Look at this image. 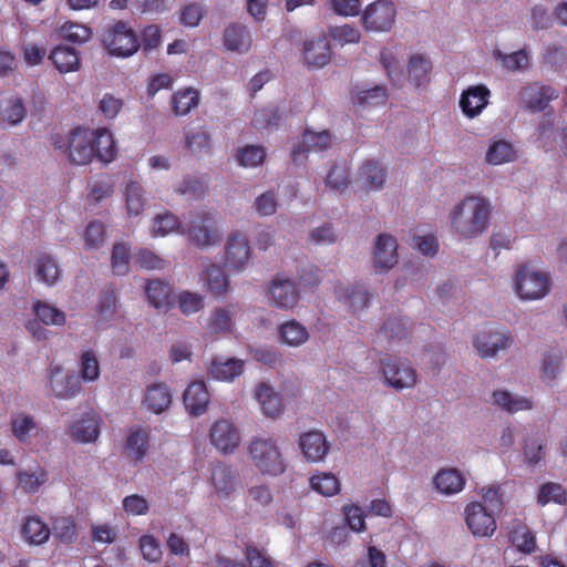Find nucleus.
Listing matches in <instances>:
<instances>
[{
  "label": "nucleus",
  "instance_id": "nucleus-54",
  "mask_svg": "<svg viewBox=\"0 0 567 567\" xmlns=\"http://www.w3.org/2000/svg\"><path fill=\"white\" fill-rule=\"evenodd\" d=\"M99 321L107 322L116 315V297L113 290H103L100 293L96 307Z\"/></svg>",
  "mask_w": 567,
  "mask_h": 567
},
{
  "label": "nucleus",
  "instance_id": "nucleus-35",
  "mask_svg": "<svg viewBox=\"0 0 567 567\" xmlns=\"http://www.w3.org/2000/svg\"><path fill=\"white\" fill-rule=\"evenodd\" d=\"M50 60L61 73L75 71L80 64L79 52L69 47H56L50 54Z\"/></svg>",
  "mask_w": 567,
  "mask_h": 567
},
{
  "label": "nucleus",
  "instance_id": "nucleus-15",
  "mask_svg": "<svg viewBox=\"0 0 567 567\" xmlns=\"http://www.w3.org/2000/svg\"><path fill=\"white\" fill-rule=\"evenodd\" d=\"M512 342L507 330H488L480 332L474 339V347L482 358L493 357L498 350L509 347Z\"/></svg>",
  "mask_w": 567,
  "mask_h": 567
},
{
  "label": "nucleus",
  "instance_id": "nucleus-37",
  "mask_svg": "<svg viewBox=\"0 0 567 567\" xmlns=\"http://www.w3.org/2000/svg\"><path fill=\"white\" fill-rule=\"evenodd\" d=\"M125 204L130 216H138L147 204L145 190L138 182H130L125 187Z\"/></svg>",
  "mask_w": 567,
  "mask_h": 567
},
{
  "label": "nucleus",
  "instance_id": "nucleus-39",
  "mask_svg": "<svg viewBox=\"0 0 567 567\" xmlns=\"http://www.w3.org/2000/svg\"><path fill=\"white\" fill-rule=\"evenodd\" d=\"M493 58L496 62L501 64L503 69L513 72L526 69L529 64V58L525 49L518 50L509 54H506L501 50L496 49L493 51Z\"/></svg>",
  "mask_w": 567,
  "mask_h": 567
},
{
  "label": "nucleus",
  "instance_id": "nucleus-47",
  "mask_svg": "<svg viewBox=\"0 0 567 567\" xmlns=\"http://www.w3.org/2000/svg\"><path fill=\"white\" fill-rule=\"evenodd\" d=\"M19 486L25 493L33 494L39 491L42 484L48 480V474L43 468H38L35 472L19 471L17 473Z\"/></svg>",
  "mask_w": 567,
  "mask_h": 567
},
{
  "label": "nucleus",
  "instance_id": "nucleus-13",
  "mask_svg": "<svg viewBox=\"0 0 567 567\" xmlns=\"http://www.w3.org/2000/svg\"><path fill=\"white\" fill-rule=\"evenodd\" d=\"M398 241L390 234H380L375 238L373 266L380 271H388L398 264Z\"/></svg>",
  "mask_w": 567,
  "mask_h": 567
},
{
  "label": "nucleus",
  "instance_id": "nucleus-62",
  "mask_svg": "<svg viewBox=\"0 0 567 567\" xmlns=\"http://www.w3.org/2000/svg\"><path fill=\"white\" fill-rule=\"evenodd\" d=\"M178 306L184 315L198 312L204 308V298L197 292L182 291L178 295Z\"/></svg>",
  "mask_w": 567,
  "mask_h": 567
},
{
  "label": "nucleus",
  "instance_id": "nucleus-23",
  "mask_svg": "<svg viewBox=\"0 0 567 567\" xmlns=\"http://www.w3.org/2000/svg\"><path fill=\"white\" fill-rule=\"evenodd\" d=\"M172 403V393L169 388L164 383H153L147 386L143 404L147 410L161 414L169 408Z\"/></svg>",
  "mask_w": 567,
  "mask_h": 567
},
{
  "label": "nucleus",
  "instance_id": "nucleus-27",
  "mask_svg": "<svg viewBox=\"0 0 567 567\" xmlns=\"http://www.w3.org/2000/svg\"><path fill=\"white\" fill-rule=\"evenodd\" d=\"M212 483L220 499L228 497L236 486V476L226 464L218 463L212 471Z\"/></svg>",
  "mask_w": 567,
  "mask_h": 567
},
{
  "label": "nucleus",
  "instance_id": "nucleus-60",
  "mask_svg": "<svg viewBox=\"0 0 567 567\" xmlns=\"http://www.w3.org/2000/svg\"><path fill=\"white\" fill-rule=\"evenodd\" d=\"M112 270L115 275L122 276L128 271L130 249L124 244H115L111 255Z\"/></svg>",
  "mask_w": 567,
  "mask_h": 567
},
{
  "label": "nucleus",
  "instance_id": "nucleus-58",
  "mask_svg": "<svg viewBox=\"0 0 567 567\" xmlns=\"http://www.w3.org/2000/svg\"><path fill=\"white\" fill-rule=\"evenodd\" d=\"M61 35L71 42L84 43L91 39L92 31L83 24L69 21L61 27Z\"/></svg>",
  "mask_w": 567,
  "mask_h": 567
},
{
  "label": "nucleus",
  "instance_id": "nucleus-26",
  "mask_svg": "<svg viewBox=\"0 0 567 567\" xmlns=\"http://www.w3.org/2000/svg\"><path fill=\"white\" fill-rule=\"evenodd\" d=\"M21 534L29 545L39 546L48 542L51 530L39 516L34 515L25 518Z\"/></svg>",
  "mask_w": 567,
  "mask_h": 567
},
{
  "label": "nucleus",
  "instance_id": "nucleus-40",
  "mask_svg": "<svg viewBox=\"0 0 567 567\" xmlns=\"http://www.w3.org/2000/svg\"><path fill=\"white\" fill-rule=\"evenodd\" d=\"M33 311L37 318L47 326H63L65 323V313L56 307L37 300L33 303Z\"/></svg>",
  "mask_w": 567,
  "mask_h": 567
},
{
  "label": "nucleus",
  "instance_id": "nucleus-46",
  "mask_svg": "<svg viewBox=\"0 0 567 567\" xmlns=\"http://www.w3.org/2000/svg\"><path fill=\"white\" fill-rule=\"evenodd\" d=\"M206 278L208 289L215 297L225 296L229 289V281L223 269L215 264L206 268Z\"/></svg>",
  "mask_w": 567,
  "mask_h": 567
},
{
  "label": "nucleus",
  "instance_id": "nucleus-57",
  "mask_svg": "<svg viewBox=\"0 0 567 567\" xmlns=\"http://www.w3.org/2000/svg\"><path fill=\"white\" fill-rule=\"evenodd\" d=\"M489 95V90L483 84L470 86L462 93L458 106H471L472 102L470 99H473L474 106H486Z\"/></svg>",
  "mask_w": 567,
  "mask_h": 567
},
{
  "label": "nucleus",
  "instance_id": "nucleus-33",
  "mask_svg": "<svg viewBox=\"0 0 567 567\" xmlns=\"http://www.w3.org/2000/svg\"><path fill=\"white\" fill-rule=\"evenodd\" d=\"M236 313L235 306L216 308L209 318L207 329L213 334L230 333L233 331V317Z\"/></svg>",
  "mask_w": 567,
  "mask_h": 567
},
{
  "label": "nucleus",
  "instance_id": "nucleus-24",
  "mask_svg": "<svg viewBox=\"0 0 567 567\" xmlns=\"http://www.w3.org/2000/svg\"><path fill=\"white\" fill-rule=\"evenodd\" d=\"M509 542L524 554H532L536 549V539L529 527L519 519L512 522L509 527Z\"/></svg>",
  "mask_w": 567,
  "mask_h": 567
},
{
  "label": "nucleus",
  "instance_id": "nucleus-42",
  "mask_svg": "<svg viewBox=\"0 0 567 567\" xmlns=\"http://www.w3.org/2000/svg\"><path fill=\"white\" fill-rule=\"evenodd\" d=\"M37 277L48 286L54 285L60 279L61 271L51 256L42 255L38 258Z\"/></svg>",
  "mask_w": 567,
  "mask_h": 567
},
{
  "label": "nucleus",
  "instance_id": "nucleus-55",
  "mask_svg": "<svg viewBox=\"0 0 567 567\" xmlns=\"http://www.w3.org/2000/svg\"><path fill=\"white\" fill-rule=\"evenodd\" d=\"M550 501L561 505L567 503V492L560 484L549 482L540 487L538 504L544 506Z\"/></svg>",
  "mask_w": 567,
  "mask_h": 567
},
{
  "label": "nucleus",
  "instance_id": "nucleus-25",
  "mask_svg": "<svg viewBox=\"0 0 567 567\" xmlns=\"http://www.w3.org/2000/svg\"><path fill=\"white\" fill-rule=\"evenodd\" d=\"M148 430L141 426L131 427L125 442L127 455L134 461H142L148 452Z\"/></svg>",
  "mask_w": 567,
  "mask_h": 567
},
{
  "label": "nucleus",
  "instance_id": "nucleus-10",
  "mask_svg": "<svg viewBox=\"0 0 567 567\" xmlns=\"http://www.w3.org/2000/svg\"><path fill=\"white\" fill-rule=\"evenodd\" d=\"M394 17L393 4L388 0H378L367 8L362 20L367 30L384 32L391 29Z\"/></svg>",
  "mask_w": 567,
  "mask_h": 567
},
{
  "label": "nucleus",
  "instance_id": "nucleus-61",
  "mask_svg": "<svg viewBox=\"0 0 567 567\" xmlns=\"http://www.w3.org/2000/svg\"><path fill=\"white\" fill-rule=\"evenodd\" d=\"M408 332L409 328L406 326V321L403 318L388 319L380 330V333L384 334L389 341H400L406 338Z\"/></svg>",
  "mask_w": 567,
  "mask_h": 567
},
{
  "label": "nucleus",
  "instance_id": "nucleus-21",
  "mask_svg": "<svg viewBox=\"0 0 567 567\" xmlns=\"http://www.w3.org/2000/svg\"><path fill=\"white\" fill-rule=\"evenodd\" d=\"M223 42L228 51L245 54L250 50L251 35L245 25L234 23L225 29Z\"/></svg>",
  "mask_w": 567,
  "mask_h": 567
},
{
  "label": "nucleus",
  "instance_id": "nucleus-63",
  "mask_svg": "<svg viewBox=\"0 0 567 567\" xmlns=\"http://www.w3.org/2000/svg\"><path fill=\"white\" fill-rule=\"evenodd\" d=\"M135 262L146 270H162L168 265L166 260L146 248L138 250L135 255Z\"/></svg>",
  "mask_w": 567,
  "mask_h": 567
},
{
  "label": "nucleus",
  "instance_id": "nucleus-2",
  "mask_svg": "<svg viewBox=\"0 0 567 567\" xmlns=\"http://www.w3.org/2000/svg\"><path fill=\"white\" fill-rule=\"evenodd\" d=\"M55 150L66 153L69 161L75 165H86L94 158L93 131L76 126L66 137L59 134L51 136Z\"/></svg>",
  "mask_w": 567,
  "mask_h": 567
},
{
  "label": "nucleus",
  "instance_id": "nucleus-44",
  "mask_svg": "<svg viewBox=\"0 0 567 567\" xmlns=\"http://www.w3.org/2000/svg\"><path fill=\"white\" fill-rule=\"evenodd\" d=\"M11 429L20 442H27L38 431V424L33 416L20 413L12 416Z\"/></svg>",
  "mask_w": 567,
  "mask_h": 567
},
{
  "label": "nucleus",
  "instance_id": "nucleus-41",
  "mask_svg": "<svg viewBox=\"0 0 567 567\" xmlns=\"http://www.w3.org/2000/svg\"><path fill=\"white\" fill-rule=\"evenodd\" d=\"M515 158L513 145L506 141L493 142L487 152L485 159L491 165H501L512 162Z\"/></svg>",
  "mask_w": 567,
  "mask_h": 567
},
{
  "label": "nucleus",
  "instance_id": "nucleus-28",
  "mask_svg": "<svg viewBox=\"0 0 567 567\" xmlns=\"http://www.w3.org/2000/svg\"><path fill=\"white\" fill-rule=\"evenodd\" d=\"M94 157L103 163H110L115 158L116 145L112 133L106 128H97L93 132Z\"/></svg>",
  "mask_w": 567,
  "mask_h": 567
},
{
  "label": "nucleus",
  "instance_id": "nucleus-31",
  "mask_svg": "<svg viewBox=\"0 0 567 567\" xmlns=\"http://www.w3.org/2000/svg\"><path fill=\"white\" fill-rule=\"evenodd\" d=\"M434 485L441 493L452 495L463 489L465 478L458 470L445 468L434 476Z\"/></svg>",
  "mask_w": 567,
  "mask_h": 567
},
{
  "label": "nucleus",
  "instance_id": "nucleus-52",
  "mask_svg": "<svg viewBox=\"0 0 567 567\" xmlns=\"http://www.w3.org/2000/svg\"><path fill=\"white\" fill-rule=\"evenodd\" d=\"M237 162L244 167H256L261 165L266 158V150L262 146L247 145L238 150Z\"/></svg>",
  "mask_w": 567,
  "mask_h": 567
},
{
  "label": "nucleus",
  "instance_id": "nucleus-34",
  "mask_svg": "<svg viewBox=\"0 0 567 567\" xmlns=\"http://www.w3.org/2000/svg\"><path fill=\"white\" fill-rule=\"evenodd\" d=\"M309 338L308 330L297 320L284 322L279 328V339L289 347H298Z\"/></svg>",
  "mask_w": 567,
  "mask_h": 567
},
{
  "label": "nucleus",
  "instance_id": "nucleus-17",
  "mask_svg": "<svg viewBox=\"0 0 567 567\" xmlns=\"http://www.w3.org/2000/svg\"><path fill=\"white\" fill-rule=\"evenodd\" d=\"M186 410L195 416L206 412L209 404V393L204 381L192 382L183 394Z\"/></svg>",
  "mask_w": 567,
  "mask_h": 567
},
{
  "label": "nucleus",
  "instance_id": "nucleus-16",
  "mask_svg": "<svg viewBox=\"0 0 567 567\" xmlns=\"http://www.w3.org/2000/svg\"><path fill=\"white\" fill-rule=\"evenodd\" d=\"M50 388L59 399H71L82 391L80 378L64 372L58 365L51 368Z\"/></svg>",
  "mask_w": 567,
  "mask_h": 567
},
{
  "label": "nucleus",
  "instance_id": "nucleus-45",
  "mask_svg": "<svg viewBox=\"0 0 567 567\" xmlns=\"http://www.w3.org/2000/svg\"><path fill=\"white\" fill-rule=\"evenodd\" d=\"M280 109H256L251 124L258 131L278 128L281 122Z\"/></svg>",
  "mask_w": 567,
  "mask_h": 567
},
{
  "label": "nucleus",
  "instance_id": "nucleus-4",
  "mask_svg": "<svg viewBox=\"0 0 567 567\" xmlns=\"http://www.w3.org/2000/svg\"><path fill=\"white\" fill-rule=\"evenodd\" d=\"M102 40L110 53L117 56H130L141 45L134 30L123 21H117L113 25L105 28Z\"/></svg>",
  "mask_w": 567,
  "mask_h": 567
},
{
  "label": "nucleus",
  "instance_id": "nucleus-43",
  "mask_svg": "<svg viewBox=\"0 0 567 567\" xmlns=\"http://www.w3.org/2000/svg\"><path fill=\"white\" fill-rule=\"evenodd\" d=\"M310 486L323 496H332L339 493L340 482L332 473H318L310 477Z\"/></svg>",
  "mask_w": 567,
  "mask_h": 567
},
{
  "label": "nucleus",
  "instance_id": "nucleus-49",
  "mask_svg": "<svg viewBox=\"0 0 567 567\" xmlns=\"http://www.w3.org/2000/svg\"><path fill=\"white\" fill-rule=\"evenodd\" d=\"M494 403L508 412H517L522 410H529L533 406L530 400L525 398H513L507 391H495L493 393Z\"/></svg>",
  "mask_w": 567,
  "mask_h": 567
},
{
  "label": "nucleus",
  "instance_id": "nucleus-36",
  "mask_svg": "<svg viewBox=\"0 0 567 567\" xmlns=\"http://www.w3.org/2000/svg\"><path fill=\"white\" fill-rule=\"evenodd\" d=\"M359 179L369 190L380 189L385 181V172L375 161H367L359 171Z\"/></svg>",
  "mask_w": 567,
  "mask_h": 567
},
{
  "label": "nucleus",
  "instance_id": "nucleus-3",
  "mask_svg": "<svg viewBox=\"0 0 567 567\" xmlns=\"http://www.w3.org/2000/svg\"><path fill=\"white\" fill-rule=\"evenodd\" d=\"M249 457L264 475L278 476L286 471L284 456L272 439L255 437L248 446Z\"/></svg>",
  "mask_w": 567,
  "mask_h": 567
},
{
  "label": "nucleus",
  "instance_id": "nucleus-50",
  "mask_svg": "<svg viewBox=\"0 0 567 567\" xmlns=\"http://www.w3.org/2000/svg\"><path fill=\"white\" fill-rule=\"evenodd\" d=\"M100 377V362L93 350L82 352L80 358V379L85 382L96 381Z\"/></svg>",
  "mask_w": 567,
  "mask_h": 567
},
{
  "label": "nucleus",
  "instance_id": "nucleus-22",
  "mask_svg": "<svg viewBox=\"0 0 567 567\" xmlns=\"http://www.w3.org/2000/svg\"><path fill=\"white\" fill-rule=\"evenodd\" d=\"M558 96V90L551 85L540 84L538 82L527 84L520 93L525 106H546Z\"/></svg>",
  "mask_w": 567,
  "mask_h": 567
},
{
  "label": "nucleus",
  "instance_id": "nucleus-59",
  "mask_svg": "<svg viewBox=\"0 0 567 567\" xmlns=\"http://www.w3.org/2000/svg\"><path fill=\"white\" fill-rule=\"evenodd\" d=\"M53 533L62 543L70 544L75 540L76 525L71 517H59L53 522Z\"/></svg>",
  "mask_w": 567,
  "mask_h": 567
},
{
  "label": "nucleus",
  "instance_id": "nucleus-9",
  "mask_svg": "<svg viewBox=\"0 0 567 567\" xmlns=\"http://www.w3.org/2000/svg\"><path fill=\"white\" fill-rule=\"evenodd\" d=\"M465 522L476 537H489L496 530L494 514L481 503H471L465 508Z\"/></svg>",
  "mask_w": 567,
  "mask_h": 567
},
{
  "label": "nucleus",
  "instance_id": "nucleus-56",
  "mask_svg": "<svg viewBox=\"0 0 567 567\" xmlns=\"http://www.w3.org/2000/svg\"><path fill=\"white\" fill-rule=\"evenodd\" d=\"M182 226L178 217L171 212L159 214L153 221V234L155 236H166L172 231L178 230Z\"/></svg>",
  "mask_w": 567,
  "mask_h": 567
},
{
  "label": "nucleus",
  "instance_id": "nucleus-64",
  "mask_svg": "<svg viewBox=\"0 0 567 567\" xmlns=\"http://www.w3.org/2000/svg\"><path fill=\"white\" fill-rule=\"evenodd\" d=\"M105 226L100 221H92L87 225L83 239L85 246L90 249L99 248L104 241Z\"/></svg>",
  "mask_w": 567,
  "mask_h": 567
},
{
  "label": "nucleus",
  "instance_id": "nucleus-6",
  "mask_svg": "<svg viewBox=\"0 0 567 567\" xmlns=\"http://www.w3.org/2000/svg\"><path fill=\"white\" fill-rule=\"evenodd\" d=\"M380 363L384 380L390 386L403 390L415 385L416 371L405 361L386 355Z\"/></svg>",
  "mask_w": 567,
  "mask_h": 567
},
{
  "label": "nucleus",
  "instance_id": "nucleus-5",
  "mask_svg": "<svg viewBox=\"0 0 567 567\" xmlns=\"http://www.w3.org/2000/svg\"><path fill=\"white\" fill-rule=\"evenodd\" d=\"M549 277L540 271H530L520 266L516 272L515 290L525 300L540 299L549 291Z\"/></svg>",
  "mask_w": 567,
  "mask_h": 567
},
{
  "label": "nucleus",
  "instance_id": "nucleus-30",
  "mask_svg": "<svg viewBox=\"0 0 567 567\" xmlns=\"http://www.w3.org/2000/svg\"><path fill=\"white\" fill-rule=\"evenodd\" d=\"M99 422L94 415L86 414L69 429L70 436L76 442H94L99 436Z\"/></svg>",
  "mask_w": 567,
  "mask_h": 567
},
{
  "label": "nucleus",
  "instance_id": "nucleus-48",
  "mask_svg": "<svg viewBox=\"0 0 567 567\" xmlns=\"http://www.w3.org/2000/svg\"><path fill=\"white\" fill-rule=\"evenodd\" d=\"M380 63L386 72V75L392 85L395 87H402L405 83V74L400 69L394 55L389 51H382L380 53Z\"/></svg>",
  "mask_w": 567,
  "mask_h": 567
},
{
  "label": "nucleus",
  "instance_id": "nucleus-29",
  "mask_svg": "<svg viewBox=\"0 0 567 567\" xmlns=\"http://www.w3.org/2000/svg\"><path fill=\"white\" fill-rule=\"evenodd\" d=\"M431 70L432 63L427 58L413 55L408 64V76L405 75V81H409L415 87L425 86L430 82Z\"/></svg>",
  "mask_w": 567,
  "mask_h": 567
},
{
  "label": "nucleus",
  "instance_id": "nucleus-19",
  "mask_svg": "<svg viewBox=\"0 0 567 567\" xmlns=\"http://www.w3.org/2000/svg\"><path fill=\"white\" fill-rule=\"evenodd\" d=\"M299 447L309 462L323 460L329 451L326 436L319 431L303 433L299 439Z\"/></svg>",
  "mask_w": 567,
  "mask_h": 567
},
{
  "label": "nucleus",
  "instance_id": "nucleus-18",
  "mask_svg": "<svg viewBox=\"0 0 567 567\" xmlns=\"http://www.w3.org/2000/svg\"><path fill=\"white\" fill-rule=\"evenodd\" d=\"M245 369V362L236 358L215 357L208 368V374L215 380L230 382L239 377Z\"/></svg>",
  "mask_w": 567,
  "mask_h": 567
},
{
  "label": "nucleus",
  "instance_id": "nucleus-51",
  "mask_svg": "<svg viewBox=\"0 0 567 567\" xmlns=\"http://www.w3.org/2000/svg\"><path fill=\"white\" fill-rule=\"evenodd\" d=\"M386 100L388 93L383 85H375L370 89H358L355 92V102L360 105H380L384 104Z\"/></svg>",
  "mask_w": 567,
  "mask_h": 567
},
{
  "label": "nucleus",
  "instance_id": "nucleus-7",
  "mask_svg": "<svg viewBox=\"0 0 567 567\" xmlns=\"http://www.w3.org/2000/svg\"><path fill=\"white\" fill-rule=\"evenodd\" d=\"M209 440L218 452L231 454L239 446L241 435L238 427L231 421L220 419L210 426Z\"/></svg>",
  "mask_w": 567,
  "mask_h": 567
},
{
  "label": "nucleus",
  "instance_id": "nucleus-14",
  "mask_svg": "<svg viewBox=\"0 0 567 567\" xmlns=\"http://www.w3.org/2000/svg\"><path fill=\"white\" fill-rule=\"evenodd\" d=\"M331 145V135L329 131L313 132L305 130L302 142L293 146L291 159L295 163L302 162L310 152L319 153L328 150Z\"/></svg>",
  "mask_w": 567,
  "mask_h": 567
},
{
  "label": "nucleus",
  "instance_id": "nucleus-20",
  "mask_svg": "<svg viewBox=\"0 0 567 567\" xmlns=\"http://www.w3.org/2000/svg\"><path fill=\"white\" fill-rule=\"evenodd\" d=\"M303 55L309 68L324 66L331 58L328 40L322 35L307 40L303 44Z\"/></svg>",
  "mask_w": 567,
  "mask_h": 567
},
{
  "label": "nucleus",
  "instance_id": "nucleus-1",
  "mask_svg": "<svg viewBox=\"0 0 567 567\" xmlns=\"http://www.w3.org/2000/svg\"><path fill=\"white\" fill-rule=\"evenodd\" d=\"M489 203L481 196H467L450 214L454 233L463 239L476 238L488 229Z\"/></svg>",
  "mask_w": 567,
  "mask_h": 567
},
{
  "label": "nucleus",
  "instance_id": "nucleus-32",
  "mask_svg": "<svg viewBox=\"0 0 567 567\" xmlns=\"http://www.w3.org/2000/svg\"><path fill=\"white\" fill-rule=\"evenodd\" d=\"M256 399L260 403L265 415L276 417L282 412L281 398L271 386L260 383L256 390Z\"/></svg>",
  "mask_w": 567,
  "mask_h": 567
},
{
  "label": "nucleus",
  "instance_id": "nucleus-12",
  "mask_svg": "<svg viewBox=\"0 0 567 567\" xmlns=\"http://www.w3.org/2000/svg\"><path fill=\"white\" fill-rule=\"evenodd\" d=\"M250 258L249 240L239 233L231 234L225 247V267L243 270Z\"/></svg>",
  "mask_w": 567,
  "mask_h": 567
},
{
  "label": "nucleus",
  "instance_id": "nucleus-53",
  "mask_svg": "<svg viewBox=\"0 0 567 567\" xmlns=\"http://www.w3.org/2000/svg\"><path fill=\"white\" fill-rule=\"evenodd\" d=\"M175 192L188 198L198 199L206 194L207 184L202 178L186 176L175 188Z\"/></svg>",
  "mask_w": 567,
  "mask_h": 567
},
{
  "label": "nucleus",
  "instance_id": "nucleus-8",
  "mask_svg": "<svg viewBox=\"0 0 567 567\" xmlns=\"http://www.w3.org/2000/svg\"><path fill=\"white\" fill-rule=\"evenodd\" d=\"M189 240L197 247L204 248L218 240V229L212 213L202 210L190 220L187 229Z\"/></svg>",
  "mask_w": 567,
  "mask_h": 567
},
{
  "label": "nucleus",
  "instance_id": "nucleus-11",
  "mask_svg": "<svg viewBox=\"0 0 567 567\" xmlns=\"http://www.w3.org/2000/svg\"><path fill=\"white\" fill-rule=\"evenodd\" d=\"M268 296L272 306L288 310L292 309L298 303L300 290L291 280L276 276L270 281Z\"/></svg>",
  "mask_w": 567,
  "mask_h": 567
},
{
  "label": "nucleus",
  "instance_id": "nucleus-38",
  "mask_svg": "<svg viewBox=\"0 0 567 567\" xmlns=\"http://www.w3.org/2000/svg\"><path fill=\"white\" fill-rule=\"evenodd\" d=\"M171 287L159 279L150 280L146 285L148 303L156 309H166L169 306Z\"/></svg>",
  "mask_w": 567,
  "mask_h": 567
}]
</instances>
